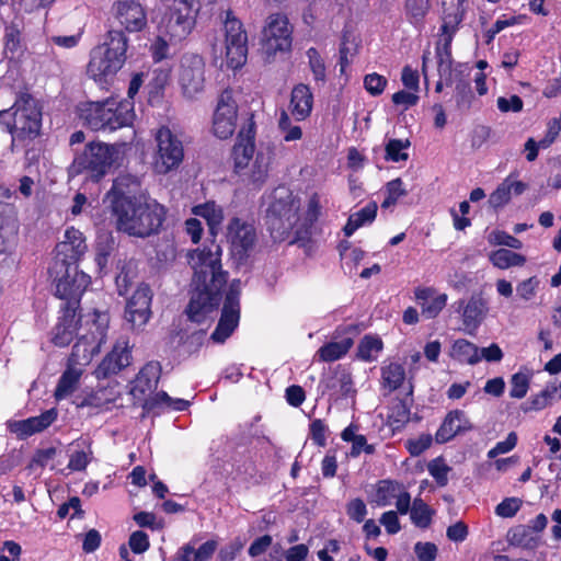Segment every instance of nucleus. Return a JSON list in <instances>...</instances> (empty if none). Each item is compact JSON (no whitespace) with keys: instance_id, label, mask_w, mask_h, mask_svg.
Wrapping results in <instances>:
<instances>
[{"instance_id":"58","label":"nucleus","mask_w":561,"mask_h":561,"mask_svg":"<svg viewBox=\"0 0 561 561\" xmlns=\"http://www.w3.org/2000/svg\"><path fill=\"white\" fill-rule=\"evenodd\" d=\"M447 295L446 294H437L433 296L427 302H423L422 314L426 319H433L439 314V312L445 308L447 304Z\"/></svg>"},{"instance_id":"10","label":"nucleus","mask_w":561,"mask_h":561,"mask_svg":"<svg viewBox=\"0 0 561 561\" xmlns=\"http://www.w3.org/2000/svg\"><path fill=\"white\" fill-rule=\"evenodd\" d=\"M157 150L153 158L154 171L167 174L180 167L184 159V147L178 135L167 126H161L154 134Z\"/></svg>"},{"instance_id":"4","label":"nucleus","mask_w":561,"mask_h":561,"mask_svg":"<svg viewBox=\"0 0 561 561\" xmlns=\"http://www.w3.org/2000/svg\"><path fill=\"white\" fill-rule=\"evenodd\" d=\"M94 327L95 331L91 330L90 334H79L78 341L72 347L67 369L60 376L55 389V398L57 400L66 399L76 390L82 375V368L79 366L88 365L105 342V317L95 321Z\"/></svg>"},{"instance_id":"2","label":"nucleus","mask_w":561,"mask_h":561,"mask_svg":"<svg viewBox=\"0 0 561 561\" xmlns=\"http://www.w3.org/2000/svg\"><path fill=\"white\" fill-rule=\"evenodd\" d=\"M112 211L117 229L137 238L158 233L167 216V208L162 204L145 195L113 202Z\"/></svg>"},{"instance_id":"41","label":"nucleus","mask_w":561,"mask_h":561,"mask_svg":"<svg viewBox=\"0 0 561 561\" xmlns=\"http://www.w3.org/2000/svg\"><path fill=\"white\" fill-rule=\"evenodd\" d=\"M353 340L344 337L341 341H332L317 351V356L322 362H334L342 358L352 347Z\"/></svg>"},{"instance_id":"16","label":"nucleus","mask_w":561,"mask_h":561,"mask_svg":"<svg viewBox=\"0 0 561 561\" xmlns=\"http://www.w3.org/2000/svg\"><path fill=\"white\" fill-rule=\"evenodd\" d=\"M226 238L231 252L239 261L247 259L256 242L254 225L240 217H232L226 228Z\"/></svg>"},{"instance_id":"57","label":"nucleus","mask_w":561,"mask_h":561,"mask_svg":"<svg viewBox=\"0 0 561 561\" xmlns=\"http://www.w3.org/2000/svg\"><path fill=\"white\" fill-rule=\"evenodd\" d=\"M387 84V78L377 72H371L364 77V88L371 96L382 94Z\"/></svg>"},{"instance_id":"60","label":"nucleus","mask_w":561,"mask_h":561,"mask_svg":"<svg viewBox=\"0 0 561 561\" xmlns=\"http://www.w3.org/2000/svg\"><path fill=\"white\" fill-rule=\"evenodd\" d=\"M307 56L309 59V65L313 77L317 81H324L325 79V66L323 59L320 57L318 50L316 48H309L307 50Z\"/></svg>"},{"instance_id":"47","label":"nucleus","mask_w":561,"mask_h":561,"mask_svg":"<svg viewBox=\"0 0 561 561\" xmlns=\"http://www.w3.org/2000/svg\"><path fill=\"white\" fill-rule=\"evenodd\" d=\"M383 344L380 337L375 335H365L357 347V356L364 362H374L382 351Z\"/></svg>"},{"instance_id":"63","label":"nucleus","mask_w":561,"mask_h":561,"mask_svg":"<svg viewBox=\"0 0 561 561\" xmlns=\"http://www.w3.org/2000/svg\"><path fill=\"white\" fill-rule=\"evenodd\" d=\"M128 546L134 553H144L150 547L149 537L145 531L136 530L129 536Z\"/></svg>"},{"instance_id":"9","label":"nucleus","mask_w":561,"mask_h":561,"mask_svg":"<svg viewBox=\"0 0 561 561\" xmlns=\"http://www.w3.org/2000/svg\"><path fill=\"white\" fill-rule=\"evenodd\" d=\"M197 12L195 0H174L160 22L159 32L169 36L171 43L184 41L195 26Z\"/></svg>"},{"instance_id":"20","label":"nucleus","mask_w":561,"mask_h":561,"mask_svg":"<svg viewBox=\"0 0 561 561\" xmlns=\"http://www.w3.org/2000/svg\"><path fill=\"white\" fill-rule=\"evenodd\" d=\"M180 85L184 96L196 98L205 85V62L198 55H185L181 60L179 75Z\"/></svg>"},{"instance_id":"35","label":"nucleus","mask_w":561,"mask_h":561,"mask_svg":"<svg viewBox=\"0 0 561 561\" xmlns=\"http://www.w3.org/2000/svg\"><path fill=\"white\" fill-rule=\"evenodd\" d=\"M192 214L204 218L207 221L209 231L213 236L218 233L224 221V209L214 201H207L203 204L195 205Z\"/></svg>"},{"instance_id":"34","label":"nucleus","mask_w":561,"mask_h":561,"mask_svg":"<svg viewBox=\"0 0 561 561\" xmlns=\"http://www.w3.org/2000/svg\"><path fill=\"white\" fill-rule=\"evenodd\" d=\"M190 402L184 399H173L167 392H157L149 399L145 400L142 409L146 413L159 414L167 410L184 411L188 408Z\"/></svg>"},{"instance_id":"29","label":"nucleus","mask_w":561,"mask_h":561,"mask_svg":"<svg viewBox=\"0 0 561 561\" xmlns=\"http://www.w3.org/2000/svg\"><path fill=\"white\" fill-rule=\"evenodd\" d=\"M19 225L12 205L0 203V256L8 255L18 234Z\"/></svg>"},{"instance_id":"28","label":"nucleus","mask_w":561,"mask_h":561,"mask_svg":"<svg viewBox=\"0 0 561 561\" xmlns=\"http://www.w3.org/2000/svg\"><path fill=\"white\" fill-rule=\"evenodd\" d=\"M57 419V411L49 409L41 415L32 416L21 421H10L8 427L11 433L20 438H26L35 433H39L47 428Z\"/></svg>"},{"instance_id":"52","label":"nucleus","mask_w":561,"mask_h":561,"mask_svg":"<svg viewBox=\"0 0 561 561\" xmlns=\"http://www.w3.org/2000/svg\"><path fill=\"white\" fill-rule=\"evenodd\" d=\"M410 147L408 139H390L386 145V160L392 162L405 161L409 158L407 152Z\"/></svg>"},{"instance_id":"18","label":"nucleus","mask_w":561,"mask_h":561,"mask_svg":"<svg viewBox=\"0 0 561 561\" xmlns=\"http://www.w3.org/2000/svg\"><path fill=\"white\" fill-rule=\"evenodd\" d=\"M78 310L73 308H60L61 314L58 318V322L55 325L51 333V342L59 347L69 345L73 337L78 334L79 330H85L84 334H90V331H95L94 322L100 320L102 317L106 319V329L108 328V318L106 314H95L92 323L87 321L89 328L83 329L79 327L80 317L77 313Z\"/></svg>"},{"instance_id":"43","label":"nucleus","mask_w":561,"mask_h":561,"mask_svg":"<svg viewBox=\"0 0 561 561\" xmlns=\"http://www.w3.org/2000/svg\"><path fill=\"white\" fill-rule=\"evenodd\" d=\"M541 280L538 276H530L516 284V299L523 304L533 305L538 297Z\"/></svg>"},{"instance_id":"13","label":"nucleus","mask_w":561,"mask_h":561,"mask_svg":"<svg viewBox=\"0 0 561 561\" xmlns=\"http://www.w3.org/2000/svg\"><path fill=\"white\" fill-rule=\"evenodd\" d=\"M60 277L56 278V296L61 299V308H73L78 310L81 297L91 283L88 274L78 270L77 265L68 264L59 272Z\"/></svg>"},{"instance_id":"59","label":"nucleus","mask_w":561,"mask_h":561,"mask_svg":"<svg viewBox=\"0 0 561 561\" xmlns=\"http://www.w3.org/2000/svg\"><path fill=\"white\" fill-rule=\"evenodd\" d=\"M488 241L493 245H505L511 249L519 250L523 247V243L517 238L508 234L505 231L493 230L488 236Z\"/></svg>"},{"instance_id":"36","label":"nucleus","mask_w":561,"mask_h":561,"mask_svg":"<svg viewBox=\"0 0 561 561\" xmlns=\"http://www.w3.org/2000/svg\"><path fill=\"white\" fill-rule=\"evenodd\" d=\"M121 396L118 385L113 383L107 387H102L88 394L82 402V405L92 407L101 410H107Z\"/></svg>"},{"instance_id":"37","label":"nucleus","mask_w":561,"mask_h":561,"mask_svg":"<svg viewBox=\"0 0 561 561\" xmlns=\"http://www.w3.org/2000/svg\"><path fill=\"white\" fill-rule=\"evenodd\" d=\"M377 210V204L375 202H369L362 209L351 214L343 228L344 234L346 237H351L357 229L366 225H370L376 218Z\"/></svg>"},{"instance_id":"53","label":"nucleus","mask_w":561,"mask_h":561,"mask_svg":"<svg viewBox=\"0 0 561 561\" xmlns=\"http://www.w3.org/2000/svg\"><path fill=\"white\" fill-rule=\"evenodd\" d=\"M510 383V397L513 399H523L529 389L530 375L526 371H517L511 377Z\"/></svg>"},{"instance_id":"48","label":"nucleus","mask_w":561,"mask_h":561,"mask_svg":"<svg viewBox=\"0 0 561 561\" xmlns=\"http://www.w3.org/2000/svg\"><path fill=\"white\" fill-rule=\"evenodd\" d=\"M401 489L402 485L398 482L382 480L377 484L374 502L380 507L388 506L399 495Z\"/></svg>"},{"instance_id":"51","label":"nucleus","mask_w":561,"mask_h":561,"mask_svg":"<svg viewBox=\"0 0 561 561\" xmlns=\"http://www.w3.org/2000/svg\"><path fill=\"white\" fill-rule=\"evenodd\" d=\"M559 390H561V382L548 383L539 393L531 398L530 409L535 411L545 409L551 403Z\"/></svg>"},{"instance_id":"39","label":"nucleus","mask_w":561,"mask_h":561,"mask_svg":"<svg viewBox=\"0 0 561 561\" xmlns=\"http://www.w3.org/2000/svg\"><path fill=\"white\" fill-rule=\"evenodd\" d=\"M234 168L237 172L245 170L254 153V139L253 137H242L240 134L238 141L233 147Z\"/></svg>"},{"instance_id":"19","label":"nucleus","mask_w":561,"mask_h":561,"mask_svg":"<svg viewBox=\"0 0 561 561\" xmlns=\"http://www.w3.org/2000/svg\"><path fill=\"white\" fill-rule=\"evenodd\" d=\"M57 260L50 267V273L56 275L64 268V266L76 263L84 255L88 250L85 238L83 233L69 227L66 229L64 240L57 244Z\"/></svg>"},{"instance_id":"27","label":"nucleus","mask_w":561,"mask_h":561,"mask_svg":"<svg viewBox=\"0 0 561 561\" xmlns=\"http://www.w3.org/2000/svg\"><path fill=\"white\" fill-rule=\"evenodd\" d=\"M271 161L272 151L270 149L259 150L251 165L238 173L248 186L252 190H260L267 180Z\"/></svg>"},{"instance_id":"25","label":"nucleus","mask_w":561,"mask_h":561,"mask_svg":"<svg viewBox=\"0 0 561 561\" xmlns=\"http://www.w3.org/2000/svg\"><path fill=\"white\" fill-rule=\"evenodd\" d=\"M455 305L456 311L461 312L462 323L469 333L479 328L489 312L488 301L482 294H473L468 300H459Z\"/></svg>"},{"instance_id":"26","label":"nucleus","mask_w":561,"mask_h":561,"mask_svg":"<svg viewBox=\"0 0 561 561\" xmlns=\"http://www.w3.org/2000/svg\"><path fill=\"white\" fill-rule=\"evenodd\" d=\"M161 375V365L159 362L147 363L138 373L130 389V394L135 400L144 404L145 400L149 399L151 393L158 385Z\"/></svg>"},{"instance_id":"54","label":"nucleus","mask_w":561,"mask_h":561,"mask_svg":"<svg viewBox=\"0 0 561 561\" xmlns=\"http://www.w3.org/2000/svg\"><path fill=\"white\" fill-rule=\"evenodd\" d=\"M92 454L90 445H85L81 449L73 450L69 458L68 468L71 471L84 470L92 460Z\"/></svg>"},{"instance_id":"15","label":"nucleus","mask_w":561,"mask_h":561,"mask_svg":"<svg viewBox=\"0 0 561 561\" xmlns=\"http://www.w3.org/2000/svg\"><path fill=\"white\" fill-rule=\"evenodd\" d=\"M262 50L265 55L273 56L278 51H286L291 46V30L285 15L271 14L262 31Z\"/></svg>"},{"instance_id":"31","label":"nucleus","mask_w":561,"mask_h":561,"mask_svg":"<svg viewBox=\"0 0 561 561\" xmlns=\"http://www.w3.org/2000/svg\"><path fill=\"white\" fill-rule=\"evenodd\" d=\"M140 181L137 176L131 174L119 175L113 183L107 196L113 207V202L130 201L139 197Z\"/></svg>"},{"instance_id":"49","label":"nucleus","mask_w":561,"mask_h":561,"mask_svg":"<svg viewBox=\"0 0 561 561\" xmlns=\"http://www.w3.org/2000/svg\"><path fill=\"white\" fill-rule=\"evenodd\" d=\"M3 54L8 59H14L21 50V34L16 25L5 26Z\"/></svg>"},{"instance_id":"24","label":"nucleus","mask_w":561,"mask_h":561,"mask_svg":"<svg viewBox=\"0 0 561 561\" xmlns=\"http://www.w3.org/2000/svg\"><path fill=\"white\" fill-rule=\"evenodd\" d=\"M319 387L323 394L328 393L333 400L353 398L356 393L351 373L342 366H336L325 374Z\"/></svg>"},{"instance_id":"5","label":"nucleus","mask_w":561,"mask_h":561,"mask_svg":"<svg viewBox=\"0 0 561 561\" xmlns=\"http://www.w3.org/2000/svg\"><path fill=\"white\" fill-rule=\"evenodd\" d=\"M127 47L123 30H108L104 43L91 50L88 75L100 84L107 83L124 66Z\"/></svg>"},{"instance_id":"23","label":"nucleus","mask_w":561,"mask_h":561,"mask_svg":"<svg viewBox=\"0 0 561 561\" xmlns=\"http://www.w3.org/2000/svg\"><path fill=\"white\" fill-rule=\"evenodd\" d=\"M131 346L127 336H121L114 343L111 352L102 359L94 375L98 379H104L118 374L131 364Z\"/></svg>"},{"instance_id":"40","label":"nucleus","mask_w":561,"mask_h":561,"mask_svg":"<svg viewBox=\"0 0 561 561\" xmlns=\"http://www.w3.org/2000/svg\"><path fill=\"white\" fill-rule=\"evenodd\" d=\"M255 465L249 457L234 459L229 471V477L232 481L245 485L255 478Z\"/></svg>"},{"instance_id":"44","label":"nucleus","mask_w":561,"mask_h":561,"mask_svg":"<svg viewBox=\"0 0 561 561\" xmlns=\"http://www.w3.org/2000/svg\"><path fill=\"white\" fill-rule=\"evenodd\" d=\"M171 78V69L168 67H158L152 71L148 83L149 101H159Z\"/></svg>"},{"instance_id":"56","label":"nucleus","mask_w":561,"mask_h":561,"mask_svg":"<svg viewBox=\"0 0 561 561\" xmlns=\"http://www.w3.org/2000/svg\"><path fill=\"white\" fill-rule=\"evenodd\" d=\"M278 127L283 133L284 140L287 142L299 140L302 137L301 128L297 125H293L288 114L284 111L280 114Z\"/></svg>"},{"instance_id":"11","label":"nucleus","mask_w":561,"mask_h":561,"mask_svg":"<svg viewBox=\"0 0 561 561\" xmlns=\"http://www.w3.org/2000/svg\"><path fill=\"white\" fill-rule=\"evenodd\" d=\"M225 47L227 66L233 70L245 65L248 58V34L242 22L231 10L225 13Z\"/></svg>"},{"instance_id":"45","label":"nucleus","mask_w":561,"mask_h":561,"mask_svg":"<svg viewBox=\"0 0 561 561\" xmlns=\"http://www.w3.org/2000/svg\"><path fill=\"white\" fill-rule=\"evenodd\" d=\"M405 379V370L401 364L390 363L381 368L382 386L389 391L401 387Z\"/></svg>"},{"instance_id":"12","label":"nucleus","mask_w":561,"mask_h":561,"mask_svg":"<svg viewBox=\"0 0 561 561\" xmlns=\"http://www.w3.org/2000/svg\"><path fill=\"white\" fill-rule=\"evenodd\" d=\"M117 150L106 144H90L83 152L76 157L73 168L77 171H88L94 180H100L106 174L116 159Z\"/></svg>"},{"instance_id":"32","label":"nucleus","mask_w":561,"mask_h":561,"mask_svg":"<svg viewBox=\"0 0 561 561\" xmlns=\"http://www.w3.org/2000/svg\"><path fill=\"white\" fill-rule=\"evenodd\" d=\"M328 204V199L319 193H312L308 198L306 208L299 214L298 236L308 233L313 225L323 215V207Z\"/></svg>"},{"instance_id":"38","label":"nucleus","mask_w":561,"mask_h":561,"mask_svg":"<svg viewBox=\"0 0 561 561\" xmlns=\"http://www.w3.org/2000/svg\"><path fill=\"white\" fill-rule=\"evenodd\" d=\"M450 356L461 364L474 365L481 360L480 348L465 339L454 342Z\"/></svg>"},{"instance_id":"21","label":"nucleus","mask_w":561,"mask_h":561,"mask_svg":"<svg viewBox=\"0 0 561 561\" xmlns=\"http://www.w3.org/2000/svg\"><path fill=\"white\" fill-rule=\"evenodd\" d=\"M113 20L126 32H141L147 26V12L136 0H117L111 8Z\"/></svg>"},{"instance_id":"61","label":"nucleus","mask_w":561,"mask_h":561,"mask_svg":"<svg viewBox=\"0 0 561 561\" xmlns=\"http://www.w3.org/2000/svg\"><path fill=\"white\" fill-rule=\"evenodd\" d=\"M522 506L517 497H506L495 507V514L500 517L511 518L516 515Z\"/></svg>"},{"instance_id":"33","label":"nucleus","mask_w":561,"mask_h":561,"mask_svg":"<svg viewBox=\"0 0 561 561\" xmlns=\"http://www.w3.org/2000/svg\"><path fill=\"white\" fill-rule=\"evenodd\" d=\"M313 95L306 84H297L291 91L290 112L297 121L306 119L312 111Z\"/></svg>"},{"instance_id":"55","label":"nucleus","mask_w":561,"mask_h":561,"mask_svg":"<svg viewBox=\"0 0 561 561\" xmlns=\"http://www.w3.org/2000/svg\"><path fill=\"white\" fill-rule=\"evenodd\" d=\"M427 470L439 486H445L448 483V473L451 468L443 458L438 457L430 461Z\"/></svg>"},{"instance_id":"14","label":"nucleus","mask_w":561,"mask_h":561,"mask_svg":"<svg viewBox=\"0 0 561 561\" xmlns=\"http://www.w3.org/2000/svg\"><path fill=\"white\" fill-rule=\"evenodd\" d=\"M241 280L233 279L226 294L219 322L211 333L215 343H224L237 329L240 320Z\"/></svg>"},{"instance_id":"42","label":"nucleus","mask_w":561,"mask_h":561,"mask_svg":"<svg viewBox=\"0 0 561 561\" xmlns=\"http://www.w3.org/2000/svg\"><path fill=\"white\" fill-rule=\"evenodd\" d=\"M490 262L500 270H507L514 266H523L526 257L508 249H499L490 253Z\"/></svg>"},{"instance_id":"30","label":"nucleus","mask_w":561,"mask_h":561,"mask_svg":"<svg viewBox=\"0 0 561 561\" xmlns=\"http://www.w3.org/2000/svg\"><path fill=\"white\" fill-rule=\"evenodd\" d=\"M472 425L466 413L461 410L450 411L444 419L442 425L435 434L437 443H447L457 434L470 431Z\"/></svg>"},{"instance_id":"62","label":"nucleus","mask_w":561,"mask_h":561,"mask_svg":"<svg viewBox=\"0 0 561 561\" xmlns=\"http://www.w3.org/2000/svg\"><path fill=\"white\" fill-rule=\"evenodd\" d=\"M512 197L510 186L504 181L496 187V190L490 195L489 204L493 208H500L506 205Z\"/></svg>"},{"instance_id":"17","label":"nucleus","mask_w":561,"mask_h":561,"mask_svg":"<svg viewBox=\"0 0 561 561\" xmlns=\"http://www.w3.org/2000/svg\"><path fill=\"white\" fill-rule=\"evenodd\" d=\"M152 290L147 284H140L127 299L124 319L134 331H141L149 322L152 302Z\"/></svg>"},{"instance_id":"46","label":"nucleus","mask_w":561,"mask_h":561,"mask_svg":"<svg viewBox=\"0 0 561 561\" xmlns=\"http://www.w3.org/2000/svg\"><path fill=\"white\" fill-rule=\"evenodd\" d=\"M430 10V0H405L404 14L407 20L415 27L423 25Z\"/></svg>"},{"instance_id":"6","label":"nucleus","mask_w":561,"mask_h":561,"mask_svg":"<svg viewBox=\"0 0 561 561\" xmlns=\"http://www.w3.org/2000/svg\"><path fill=\"white\" fill-rule=\"evenodd\" d=\"M79 115L93 130L114 131L133 124L134 103L117 98H108L103 102H87L79 106Z\"/></svg>"},{"instance_id":"1","label":"nucleus","mask_w":561,"mask_h":561,"mask_svg":"<svg viewBox=\"0 0 561 561\" xmlns=\"http://www.w3.org/2000/svg\"><path fill=\"white\" fill-rule=\"evenodd\" d=\"M188 262L194 274L186 313L191 321L203 323L216 312L221 300L220 290L227 282L221 270V248L213 241L192 251Z\"/></svg>"},{"instance_id":"8","label":"nucleus","mask_w":561,"mask_h":561,"mask_svg":"<svg viewBox=\"0 0 561 561\" xmlns=\"http://www.w3.org/2000/svg\"><path fill=\"white\" fill-rule=\"evenodd\" d=\"M466 0H440L443 7V25L440 27L444 45L437 47V70L439 78L445 80V84H451L457 78V69L453 66L449 45L456 26L461 22L465 12L463 3Z\"/></svg>"},{"instance_id":"64","label":"nucleus","mask_w":561,"mask_h":561,"mask_svg":"<svg viewBox=\"0 0 561 561\" xmlns=\"http://www.w3.org/2000/svg\"><path fill=\"white\" fill-rule=\"evenodd\" d=\"M346 514L352 520L362 523L367 515V506L363 500L354 499L348 502L346 506Z\"/></svg>"},{"instance_id":"7","label":"nucleus","mask_w":561,"mask_h":561,"mask_svg":"<svg viewBox=\"0 0 561 561\" xmlns=\"http://www.w3.org/2000/svg\"><path fill=\"white\" fill-rule=\"evenodd\" d=\"M300 199L287 187H277L266 209V224L275 241H284L291 231L298 236Z\"/></svg>"},{"instance_id":"3","label":"nucleus","mask_w":561,"mask_h":561,"mask_svg":"<svg viewBox=\"0 0 561 561\" xmlns=\"http://www.w3.org/2000/svg\"><path fill=\"white\" fill-rule=\"evenodd\" d=\"M0 125L11 135L13 147H27L41 136L43 111L28 93H20L10 108L0 111Z\"/></svg>"},{"instance_id":"22","label":"nucleus","mask_w":561,"mask_h":561,"mask_svg":"<svg viewBox=\"0 0 561 561\" xmlns=\"http://www.w3.org/2000/svg\"><path fill=\"white\" fill-rule=\"evenodd\" d=\"M238 108L232 92L225 90L218 98L213 117V129L216 137L227 139L236 129Z\"/></svg>"},{"instance_id":"50","label":"nucleus","mask_w":561,"mask_h":561,"mask_svg":"<svg viewBox=\"0 0 561 561\" xmlns=\"http://www.w3.org/2000/svg\"><path fill=\"white\" fill-rule=\"evenodd\" d=\"M433 511L431 507L421 499L413 501L410 517L412 523L420 528H427L431 525Z\"/></svg>"}]
</instances>
